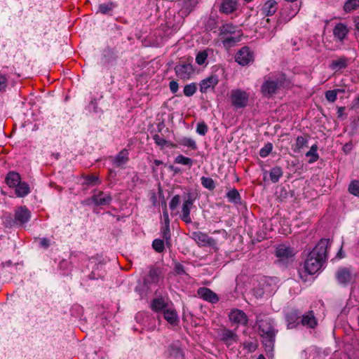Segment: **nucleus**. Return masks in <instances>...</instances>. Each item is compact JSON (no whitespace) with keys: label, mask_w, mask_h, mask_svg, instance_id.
Wrapping results in <instances>:
<instances>
[{"label":"nucleus","mask_w":359,"mask_h":359,"mask_svg":"<svg viewBox=\"0 0 359 359\" xmlns=\"http://www.w3.org/2000/svg\"><path fill=\"white\" fill-rule=\"evenodd\" d=\"M330 245L329 239L322 238L309 254L304 262V269L310 275L320 272L325 266L327 259V248Z\"/></svg>","instance_id":"obj_1"},{"label":"nucleus","mask_w":359,"mask_h":359,"mask_svg":"<svg viewBox=\"0 0 359 359\" xmlns=\"http://www.w3.org/2000/svg\"><path fill=\"white\" fill-rule=\"evenodd\" d=\"M258 327L262 342L267 355H272L276 336L278 330L275 327L274 320L271 318H265L259 320Z\"/></svg>","instance_id":"obj_2"},{"label":"nucleus","mask_w":359,"mask_h":359,"mask_svg":"<svg viewBox=\"0 0 359 359\" xmlns=\"http://www.w3.org/2000/svg\"><path fill=\"white\" fill-rule=\"evenodd\" d=\"M285 81V74L283 73L265 76L260 88V92L264 97H271L283 86Z\"/></svg>","instance_id":"obj_3"},{"label":"nucleus","mask_w":359,"mask_h":359,"mask_svg":"<svg viewBox=\"0 0 359 359\" xmlns=\"http://www.w3.org/2000/svg\"><path fill=\"white\" fill-rule=\"evenodd\" d=\"M249 98V93L242 89H233L230 92L231 105L236 109L245 108L248 105Z\"/></svg>","instance_id":"obj_4"},{"label":"nucleus","mask_w":359,"mask_h":359,"mask_svg":"<svg viewBox=\"0 0 359 359\" xmlns=\"http://www.w3.org/2000/svg\"><path fill=\"white\" fill-rule=\"evenodd\" d=\"M117 58L118 51L114 48L107 47L102 50L100 64L103 67L109 69L116 64Z\"/></svg>","instance_id":"obj_5"},{"label":"nucleus","mask_w":359,"mask_h":359,"mask_svg":"<svg viewBox=\"0 0 359 359\" xmlns=\"http://www.w3.org/2000/svg\"><path fill=\"white\" fill-rule=\"evenodd\" d=\"M254 53L248 46H243L238 50L235 60L241 66H247L254 61Z\"/></svg>","instance_id":"obj_6"},{"label":"nucleus","mask_w":359,"mask_h":359,"mask_svg":"<svg viewBox=\"0 0 359 359\" xmlns=\"http://www.w3.org/2000/svg\"><path fill=\"white\" fill-rule=\"evenodd\" d=\"M191 238L201 247H215L217 245L213 238L201 231H194Z\"/></svg>","instance_id":"obj_7"},{"label":"nucleus","mask_w":359,"mask_h":359,"mask_svg":"<svg viewBox=\"0 0 359 359\" xmlns=\"http://www.w3.org/2000/svg\"><path fill=\"white\" fill-rule=\"evenodd\" d=\"M165 355L168 359H185L182 344L179 340L168 345Z\"/></svg>","instance_id":"obj_8"},{"label":"nucleus","mask_w":359,"mask_h":359,"mask_svg":"<svg viewBox=\"0 0 359 359\" xmlns=\"http://www.w3.org/2000/svg\"><path fill=\"white\" fill-rule=\"evenodd\" d=\"M176 76L181 79H189L194 73V68L190 63L182 62L175 67Z\"/></svg>","instance_id":"obj_9"},{"label":"nucleus","mask_w":359,"mask_h":359,"mask_svg":"<svg viewBox=\"0 0 359 359\" xmlns=\"http://www.w3.org/2000/svg\"><path fill=\"white\" fill-rule=\"evenodd\" d=\"M14 217L17 221V226H22L29 222L32 213L25 205H22L15 210Z\"/></svg>","instance_id":"obj_10"},{"label":"nucleus","mask_w":359,"mask_h":359,"mask_svg":"<svg viewBox=\"0 0 359 359\" xmlns=\"http://www.w3.org/2000/svg\"><path fill=\"white\" fill-rule=\"evenodd\" d=\"M230 321L237 326L246 325L248 323V318L246 313L240 309H233L229 314Z\"/></svg>","instance_id":"obj_11"},{"label":"nucleus","mask_w":359,"mask_h":359,"mask_svg":"<svg viewBox=\"0 0 359 359\" xmlns=\"http://www.w3.org/2000/svg\"><path fill=\"white\" fill-rule=\"evenodd\" d=\"M197 294L204 301L211 304H216L219 300L218 295L215 292L205 287H199L197 290Z\"/></svg>","instance_id":"obj_12"},{"label":"nucleus","mask_w":359,"mask_h":359,"mask_svg":"<svg viewBox=\"0 0 359 359\" xmlns=\"http://www.w3.org/2000/svg\"><path fill=\"white\" fill-rule=\"evenodd\" d=\"M11 189H14L15 194L18 198H25L31 193L29 184L27 182L22 181V178Z\"/></svg>","instance_id":"obj_13"},{"label":"nucleus","mask_w":359,"mask_h":359,"mask_svg":"<svg viewBox=\"0 0 359 359\" xmlns=\"http://www.w3.org/2000/svg\"><path fill=\"white\" fill-rule=\"evenodd\" d=\"M335 277L338 283L345 287L351 280V271L348 268L341 267L337 271Z\"/></svg>","instance_id":"obj_14"},{"label":"nucleus","mask_w":359,"mask_h":359,"mask_svg":"<svg viewBox=\"0 0 359 359\" xmlns=\"http://www.w3.org/2000/svg\"><path fill=\"white\" fill-rule=\"evenodd\" d=\"M295 255L293 248L282 244L279 245L276 249V255L280 260L292 258Z\"/></svg>","instance_id":"obj_15"},{"label":"nucleus","mask_w":359,"mask_h":359,"mask_svg":"<svg viewBox=\"0 0 359 359\" xmlns=\"http://www.w3.org/2000/svg\"><path fill=\"white\" fill-rule=\"evenodd\" d=\"M285 318L287 320V327L288 329H293L297 327L299 324H301V313L297 310H292L288 312Z\"/></svg>","instance_id":"obj_16"},{"label":"nucleus","mask_w":359,"mask_h":359,"mask_svg":"<svg viewBox=\"0 0 359 359\" xmlns=\"http://www.w3.org/2000/svg\"><path fill=\"white\" fill-rule=\"evenodd\" d=\"M219 83V79L217 75H211L209 77L202 80L200 83V91L205 93L209 89H213Z\"/></svg>","instance_id":"obj_17"},{"label":"nucleus","mask_w":359,"mask_h":359,"mask_svg":"<svg viewBox=\"0 0 359 359\" xmlns=\"http://www.w3.org/2000/svg\"><path fill=\"white\" fill-rule=\"evenodd\" d=\"M301 324L308 328L313 329L318 325L317 319L313 311H309L301 315Z\"/></svg>","instance_id":"obj_18"},{"label":"nucleus","mask_w":359,"mask_h":359,"mask_svg":"<svg viewBox=\"0 0 359 359\" xmlns=\"http://www.w3.org/2000/svg\"><path fill=\"white\" fill-rule=\"evenodd\" d=\"M220 339L227 346H229L232 345L234 342H236L238 339V335L235 332L224 328L223 329L220 334Z\"/></svg>","instance_id":"obj_19"},{"label":"nucleus","mask_w":359,"mask_h":359,"mask_svg":"<svg viewBox=\"0 0 359 359\" xmlns=\"http://www.w3.org/2000/svg\"><path fill=\"white\" fill-rule=\"evenodd\" d=\"M129 161V153L126 149H122L113 158L112 164L116 168H121Z\"/></svg>","instance_id":"obj_20"},{"label":"nucleus","mask_w":359,"mask_h":359,"mask_svg":"<svg viewBox=\"0 0 359 359\" xmlns=\"http://www.w3.org/2000/svg\"><path fill=\"white\" fill-rule=\"evenodd\" d=\"M237 6L236 0H222L219 11L222 13L229 15L233 13L237 9Z\"/></svg>","instance_id":"obj_21"},{"label":"nucleus","mask_w":359,"mask_h":359,"mask_svg":"<svg viewBox=\"0 0 359 359\" xmlns=\"http://www.w3.org/2000/svg\"><path fill=\"white\" fill-rule=\"evenodd\" d=\"M95 206L109 205L112 201L111 195L102 191H99L97 194H95Z\"/></svg>","instance_id":"obj_22"},{"label":"nucleus","mask_w":359,"mask_h":359,"mask_svg":"<svg viewBox=\"0 0 359 359\" xmlns=\"http://www.w3.org/2000/svg\"><path fill=\"white\" fill-rule=\"evenodd\" d=\"M196 4V0H180V12L182 15H188L194 9Z\"/></svg>","instance_id":"obj_23"},{"label":"nucleus","mask_w":359,"mask_h":359,"mask_svg":"<svg viewBox=\"0 0 359 359\" xmlns=\"http://www.w3.org/2000/svg\"><path fill=\"white\" fill-rule=\"evenodd\" d=\"M348 32L347 26L343 23H338L333 29L334 37L342 41L347 36Z\"/></svg>","instance_id":"obj_24"},{"label":"nucleus","mask_w":359,"mask_h":359,"mask_svg":"<svg viewBox=\"0 0 359 359\" xmlns=\"http://www.w3.org/2000/svg\"><path fill=\"white\" fill-rule=\"evenodd\" d=\"M278 9V4L275 0H268L264 4L262 11L266 16L273 15Z\"/></svg>","instance_id":"obj_25"},{"label":"nucleus","mask_w":359,"mask_h":359,"mask_svg":"<svg viewBox=\"0 0 359 359\" xmlns=\"http://www.w3.org/2000/svg\"><path fill=\"white\" fill-rule=\"evenodd\" d=\"M21 179L20 175L16 171H9L5 177L4 182L9 188L13 187Z\"/></svg>","instance_id":"obj_26"},{"label":"nucleus","mask_w":359,"mask_h":359,"mask_svg":"<svg viewBox=\"0 0 359 359\" xmlns=\"http://www.w3.org/2000/svg\"><path fill=\"white\" fill-rule=\"evenodd\" d=\"M163 318L170 324L175 325L178 322L177 313L174 309H165L163 311Z\"/></svg>","instance_id":"obj_27"},{"label":"nucleus","mask_w":359,"mask_h":359,"mask_svg":"<svg viewBox=\"0 0 359 359\" xmlns=\"http://www.w3.org/2000/svg\"><path fill=\"white\" fill-rule=\"evenodd\" d=\"M348 60L346 57L343 56L338 60H332L330 65V67L334 71H339L345 69L348 65Z\"/></svg>","instance_id":"obj_28"},{"label":"nucleus","mask_w":359,"mask_h":359,"mask_svg":"<svg viewBox=\"0 0 359 359\" xmlns=\"http://www.w3.org/2000/svg\"><path fill=\"white\" fill-rule=\"evenodd\" d=\"M161 236L165 241V245L168 249L172 248V240L170 226H163L161 229Z\"/></svg>","instance_id":"obj_29"},{"label":"nucleus","mask_w":359,"mask_h":359,"mask_svg":"<svg viewBox=\"0 0 359 359\" xmlns=\"http://www.w3.org/2000/svg\"><path fill=\"white\" fill-rule=\"evenodd\" d=\"M269 179L273 183H276L283 177V171L281 167L275 166L269 172Z\"/></svg>","instance_id":"obj_30"},{"label":"nucleus","mask_w":359,"mask_h":359,"mask_svg":"<svg viewBox=\"0 0 359 359\" xmlns=\"http://www.w3.org/2000/svg\"><path fill=\"white\" fill-rule=\"evenodd\" d=\"M167 307V304L165 303L163 298H155L152 300L151 304V309L152 311L155 312H158L165 309Z\"/></svg>","instance_id":"obj_31"},{"label":"nucleus","mask_w":359,"mask_h":359,"mask_svg":"<svg viewBox=\"0 0 359 359\" xmlns=\"http://www.w3.org/2000/svg\"><path fill=\"white\" fill-rule=\"evenodd\" d=\"M359 8V0H346L343 6V11L346 13H351Z\"/></svg>","instance_id":"obj_32"},{"label":"nucleus","mask_w":359,"mask_h":359,"mask_svg":"<svg viewBox=\"0 0 359 359\" xmlns=\"http://www.w3.org/2000/svg\"><path fill=\"white\" fill-rule=\"evenodd\" d=\"M226 198H228V201L231 203H235V204H241V197L236 189H232L229 190L226 194Z\"/></svg>","instance_id":"obj_33"},{"label":"nucleus","mask_w":359,"mask_h":359,"mask_svg":"<svg viewBox=\"0 0 359 359\" xmlns=\"http://www.w3.org/2000/svg\"><path fill=\"white\" fill-rule=\"evenodd\" d=\"M153 140L156 145L161 147V149H163L164 147H175V146L167 141L165 138L161 137L158 134H155L153 135Z\"/></svg>","instance_id":"obj_34"},{"label":"nucleus","mask_w":359,"mask_h":359,"mask_svg":"<svg viewBox=\"0 0 359 359\" xmlns=\"http://www.w3.org/2000/svg\"><path fill=\"white\" fill-rule=\"evenodd\" d=\"M174 162L175 163L182 164L188 166L189 168L193 165L194 161L192 158L184 156L182 154L177 156L175 158Z\"/></svg>","instance_id":"obj_35"},{"label":"nucleus","mask_w":359,"mask_h":359,"mask_svg":"<svg viewBox=\"0 0 359 359\" xmlns=\"http://www.w3.org/2000/svg\"><path fill=\"white\" fill-rule=\"evenodd\" d=\"M115 7L116 4L111 1L107 4H102L99 5L97 13L106 15L109 13V12H111Z\"/></svg>","instance_id":"obj_36"},{"label":"nucleus","mask_w":359,"mask_h":359,"mask_svg":"<svg viewBox=\"0 0 359 359\" xmlns=\"http://www.w3.org/2000/svg\"><path fill=\"white\" fill-rule=\"evenodd\" d=\"M317 144H313L311 147L310 150L306 153V156H311V158L309 161V163H313L317 161L319 158Z\"/></svg>","instance_id":"obj_37"},{"label":"nucleus","mask_w":359,"mask_h":359,"mask_svg":"<svg viewBox=\"0 0 359 359\" xmlns=\"http://www.w3.org/2000/svg\"><path fill=\"white\" fill-rule=\"evenodd\" d=\"M165 247V241L163 239L156 238L152 242V248L156 252H163Z\"/></svg>","instance_id":"obj_38"},{"label":"nucleus","mask_w":359,"mask_h":359,"mask_svg":"<svg viewBox=\"0 0 359 359\" xmlns=\"http://www.w3.org/2000/svg\"><path fill=\"white\" fill-rule=\"evenodd\" d=\"M190 211H191V208H189L187 205L182 204V215L180 216V218L186 224H190L191 222V217H190Z\"/></svg>","instance_id":"obj_39"},{"label":"nucleus","mask_w":359,"mask_h":359,"mask_svg":"<svg viewBox=\"0 0 359 359\" xmlns=\"http://www.w3.org/2000/svg\"><path fill=\"white\" fill-rule=\"evenodd\" d=\"M158 281V276L155 269H151L149 272V276L147 278H145L144 280V284L148 288L149 286L147 285L149 283H157Z\"/></svg>","instance_id":"obj_40"},{"label":"nucleus","mask_w":359,"mask_h":359,"mask_svg":"<svg viewBox=\"0 0 359 359\" xmlns=\"http://www.w3.org/2000/svg\"><path fill=\"white\" fill-rule=\"evenodd\" d=\"M179 144L180 145L187 147L189 148H191L194 150L197 149V145L194 140L190 138V137H183L179 141Z\"/></svg>","instance_id":"obj_41"},{"label":"nucleus","mask_w":359,"mask_h":359,"mask_svg":"<svg viewBox=\"0 0 359 359\" xmlns=\"http://www.w3.org/2000/svg\"><path fill=\"white\" fill-rule=\"evenodd\" d=\"M201 182L203 187L210 191H212L215 188V183L211 177L203 176L201 178Z\"/></svg>","instance_id":"obj_42"},{"label":"nucleus","mask_w":359,"mask_h":359,"mask_svg":"<svg viewBox=\"0 0 359 359\" xmlns=\"http://www.w3.org/2000/svg\"><path fill=\"white\" fill-rule=\"evenodd\" d=\"M236 27L231 23L223 25L220 28V35L226 34H234L236 32Z\"/></svg>","instance_id":"obj_43"},{"label":"nucleus","mask_w":359,"mask_h":359,"mask_svg":"<svg viewBox=\"0 0 359 359\" xmlns=\"http://www.w3.org/2000/svg\"><path fill=\"white\" fill-rule=\"evenodd\" d=\"M241 35L238 36H228L222 39V43L224 46L231 47L241 41Z\"/></svg>","instance_id":"obj_44"},{"label":"nucleus","mask_w":359,"mask_h":359,"mask_svg":"<svg viewBox=\"0 0 359 359\" xmlns=\"http://www.w3.org/2000/svg\"><path fill=\"white\" fill-rule=\"evenodd\" d=\"M308 140L303 136H298L296 140L295 148L293 149L295 152H299L302 149L306 146Z\"/></svg>","instance_id":"obj_45"},{"label":"nucleus","mask_w":359,"mask_h":359,"mask_svg":"<svg viewBox=\"0 0 359 359\" xmlns=\"http://www.w3.org/2000/svg\"><path fill=\"white\" fill-rule=\"evenodd\" d=\"M196 90H197V87H196V83H191L186 85L184 87L183 91H184V94L185 96L191 97L196 92Z\"/></svg>","instance_id":"obj_46"},{"label":"nucleus","mask_w":359,"mask_h":359,"mask_svg":"<svg viewBox=\"0 0 359 359\" xmlns=\"http://www.w3.org/2000/svg\"><path fill=\"white\" fill-rule=\"evenodd\" d=\"M3 224L6 228H12L14 226H17V221L15 217H13L10 215L4 217Z\"/></svg>","instance_id":"obj_47"},{"label":"nucleus","mask_w":359,"mask_h":359,"mask_svg":"<svg viewBox=\"0 0 359 359\" xmlns=\"http://www.w3.org/2000/svg\"><path fill=\"white\" fill-rule=\"evenodd\" d=\"M348 191L351 194L359 196V180L352 181L348 186Z\"/></svg>","instance_id":"obj_48"},{"label":"nucleus","mask_w":359,"mask_h":359,"mask_svg":"<svg viewBox=\"0 0 359 359\" xmlns=\"http://www.w3.org/2000/svg\"><path fill=\"white\" fill-rule=\"evenodd\" d=\"M273 149V144L271 142L266 143L259 151V156L262 158H265L271 152Z\"/></svg>","instance_id":"obj_49"},{"label":"nucleus","mask_w":359,"mask_h":359,"mask_svg":"<svg viewBox=\"0 0 359 359\" xmlns=\"http://www.w3.org/2000/svg\"><path fill=\"white\" fill-rule=\"evenodd\" d=\"M84 184L88 186H95L100 183L98 177L94 175H87L84 177Z\"/></svg>","instance_id":"obj_50"},{"label":"nucleus","mask_w":359,"mask_h":359,"mask_svg":"<svg viewBox=\"0 0 359 359\" xmlns=\"http://www.w3.org/2000/svg\"><path fill=\"white\" fill-rule=\"evenodd\" d=\"M208 55L207 50L200 51L196 57V62L198 65H202L207 60Z\"/></svg>","instance_id":"obj_51"},{"label":"nucleus","mask_w":359,"mask_h":359,"mask_svg":"<svg viewBox=\"0 0 359 359\" xmlns=\"http://www.w3.org/2000/svg\"><path fill=\"white\" fill-rule=\"evenodd\" d=\"M174 271L178 276H188V274L186 272L184 266L181 263L177 262H175L174 264Z\"/></svg>","instance_id":"obj_52"},{"label":"nucleus","mask_w":359,"mask_h":359,"mask_svg":"<svg viewBox=\"0 0 359 359\" xmlns=\"http://www.w3.org/2000/svg\"><path fill=\"white\" fill-rule=\"evenodd\" d=\"M243 348L247 350L248 353H253L257 348V344L252 341H247L243 342Z\"/></svg>","instance_id":"obj_53"},{"label":"nucleus","mask_w":359,"mask_h":359,"mask_svg":"<svg viewBox=\"0 0 359 359\" xmlns=\"http://www.w3.org/2000/svg\"><path fill=\"white\" fill-rule=\"evenodd\" d=\"M208 128L205 122H200L196 126V133L200 135H205L208 133Z\"/></svg>","instance_id":"obj_54"},{"label":"nucleus","mask_w":359,"mask_h":359,"mask_svg":"<svg viewBox=\"0 0 359 359\" xmlns=\"http://www.w3.org/2000/svg\"><path fill=\"white\" fill-rule=\"evenodd\" d=\"M326 100L330 102H334L337 98V91L334 90H327L325 93Z\"/></svg>","instance_id":"obj_55"},{"label":"nucleus","mask_w":359,"mask_h":359,"mask_svg":"<svg viewBox=\"0 0 359 359\" xmlns=\"http://www.w3.org/2000/svg\"><path fill=\"white\" fill-rule=\"evenodd\" d=\"M180 196L179 195L174 196L172 197V198L171 199L170 204H169L170 209L171 210H175L177 208V206L180 205Z\"/></svg>","instance_id":"obj_56"},{"label":"nucleus","mask_w":359,"mask_h":359,"mask_svg":"<svg viewBox=\"0 0 359 359\" xmlns=\"http://www.w3.org/2000/svg\"><path fill=\"white\" fill-rule=\"evenodd\" d=\"M194 202V198H193L191 194L187 193L186 196L184 197L183 204L187 205V207L191 208Z\"/></svg>","instance_id":"obj_57"},{"label":"nucleus","mask_w":359,"mask_h":359,"mask_svg":"<svg viewBox=\"0 0 359 359\" xmlns=\"http://www.w3.org/2000/svg\"><path fill=\"white\" fill-rule=\"evenodd\" d=\"M163 206H164V208H163V217L164 226H167V225L170 226V219H169V215H168L167 205H166L165 202H164Z\"/></svg>","instance_id":"obj_58"},{"label":"nucleus","mask_w":359,"mask_h":359,"mask_svg":"<svg viewBox=\"0 0 359 359\" xmlns=\"http://www.w3.org/2000/svg\"><path fill=\"white\" fill-rule=\"evenodd\" d=\"M7 79L4 75L0 74V92H3L7 87Z\"/></svg>","instance_id":"obj_59"},{"label":"nucleus","mask_w":359,"mask_h":359,"mask_svg":"<svg viewBox=\"0 0 359 359\" xmlns=\"http://www.w3.org/2000/svg\"><path fill=\"white\" fill-rule=\"evenodd\" d=\"M39 245L44 249L48 248L50 245V240L47 238H41Z\"/></svg>","instance_id":"obj_60"},{"label":"nucleus","mask_w":359,"mask_h":359,"mask_svg":"<svg viewBox=\"0 0 359 359\" xmlns=\"http://www.w3.org/2000/svg\"><path fill=\"white\" fill-rule=\"evenodd\" d=\"M95 198V194H94L92 196L83 201L81 203L83 205H90L92 204L95 205V200L94 199Z\"/></svg>","instance_id":"obj_61"},{"label":"nucleus","mask_w":359,"mask_h":359,"mask_svg":"<svg viewBox=\"0 0 359 359\" xmlns=\"http://www.w3.org/2000/svg\"><path fill=\"white\" fill-rule=\"evenodd\" d=\"M169 87L172 93H176L178 91L179 85L175 81H171L169 83Z\"/></svg>","instance_id":"obj_62"},{"label":"nucleus","mask_w":359,"mask_h":359,"mask_svg":"<svg viewBox=\"0 0 359 359\" xmlns=\"http://www.w3.org/2000/svg\"><path fill=\"white\" fill-rule=\"evenodd\" d=\"M102 278L100 274H96L95 271H93L88 276V278L89 280H97L98 278Z\"/></svg>","instance_id":"obj_63"},{"label":"nucleus","mask_w":359,"mask_h":359,"mask_svg":"<svg viewBox=\"0 0 359 359\" xmlns=\"http://www.w3.org/2000/svg\"><path fill=\"white\" fill-rule=\"evenodd\" d=\"M352 109H358L359 108V95L356 98H355L352 102Z\"/></svg>","instance_id":"obj_64"}]
</instances>
